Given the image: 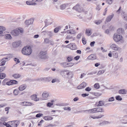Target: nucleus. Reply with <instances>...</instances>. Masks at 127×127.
<instances>
[{
    "mask_svg": "<svg viewBox=\"0 0 127 127\" xmlns=\"http://www.w3.org/2000/svg\"><path fill=\"white\" fill-rule=\"evenodd\" d=\"M47 31H44L42 32L41 33V34L42 35H45L46 34H47Z\"/></svg>",
    "mask_w": 127,
    "mask_h": 127,
    "instance_id": "0e129e2a",
    "label": "nucleus"
},
{
    "mask_svg": "<svg viewBox=\"0 0 127 127\" xmlns=\"http://www.w3.org/2000/svg\"><path fill=\"white\" fill-rule=\"evenodd\" d=\"M54 104H47V106L49 107H54Z\"/></svg>",
    "mask_w": 127,
    "mask_h": 127,
    "instance_id": "09e8293b",
    "label": "nucleus"
},
{
    "mask_svg": "<svg viewBox=\"0 0 127 127\" xmlns=\"http://www.w3.org/2000/svg\"><path fill=\"white\" fill-rule=\"evenodd\" d=\"M46 52L45 51H40L38 55V57L40 59H45L47 58L46 55Z\"/></svg>",
    "mask_w": 127,
    "mask_h": 127,
    "instance_id": "7ed1b4c3",
    "label": "nucleus"
},
{
    "mask_svg": "<svg viewBox=\"0 0 127 127\" xmlns=\"http://www.w3.org/2000/svg\"><path fill=\"white\" fill-rule=\"evenodd\" d=\"M94 87L96 89H98L99 88V85L98 83H96L94 85Z\"/></svg>",
    "mask_w": 127,
    "mask_h": 127,
    "instance_id": "37998d69",
    "label": "nucleus"
},
{
    "mask_svg": "<svg viewBox=\"0 0 127 127\" xmlns=\"http://www.w3.org/2000/svg\"><path fill=\"white\" fill-rule=\"evenodd\" d=\"M5 38L7 39H9L11 38V37L10 34H6L5 36Z\"/></svg>",
    "mask_w": 127,
    "mask_h": 127,
    "instance_id": "c9c22d12",
    "label": "nucleus"
},
{
    "mask_svg": "<svg viewBox=\"0 0 127 127\" xmlns=\"http://www.w3.org/2000/svg\"><path fill=\"white\" fill-rule=\"evenodd\" d=\"M73 9H75L79 12H81L83 10L82 8L78 4H77L75 6L73 7Z\"/></svg>",
    "mask_w": 127,
    "mask_h": 127,
    "instance_id": "6e6552de",
    "label": "nucleus"
},
{
    "mask_svg": "<svg viewBox=\"0 0 127 127\" xmlns=\"http://www.w3.org/2000/svg\"><path fill=\"white\" fill-rule=\"evenodd\" d=\"M6 76V75L5 73L0 72V79H3L5 78Z\"/></svg>",
    "mask_w": 127,
    "mask_h": 127,
    "instance_id": "bb28decb",
    "label": "nucleus"
},
{
    "mask_svg": "<svg viewBox=\"0 0 127 127\" xmlns=\"http://www.w3.org/2000/svg\"><path fill=\"white\" fill-rule=\"evenodd\" d=\"M67 46L68 47L72 50H75L76 48V46L74 44L71 43L67 45Z\"/></svg>",
    "mask_w": 127,
    "mask_h": 127,
    "instance_id": "4468645a",
    "label": "nucleus"
},
{
    "mask_svg": "<svg viewBox=\"0 0 127 127\" xmlns=\"http://www.w3.org/2000/svg\"><path fill=\"white\" fill-rule=\"evenodd\" d=\"M12 77L15 78H18L20 77L21 75L18 73L15 74L12 76Z\"/></svg>",
    "mask_w": 127,
    "mask_h": 127,
    "instance_id": "7c9ffc66",
    "label": "nucleus"
},
{
    "mask_svg": "<svg viewBox=\"0 0 127 127\" xmlns=\"http://www.w3.org/2000/svg\"><path fill=\"white\" fill-rule=\"evenodd\" d=\"M93 94L96 96H99L101 95V94L99 92H96L94 93Z\"/></svg>",
    "mask_w": 127,
    "mask_h": 127,
    "instance_id": "ea45409f",
    "label": "nucleus"
},
{
    "mask_svg": "<svg viewBox=\"0 0 127 127\" xmlns=\"http://www.w3.org/2000/svg\"><path fill=\"white\" fill-rule=\"evenodd\" d=\"M44 119L46 120H50L53 119V118L50 116H45Z\"/></svg>",
    "mask_w": 127,
    "mask_h": 127,
    "instance_id": "f704fd0d",
    "label": "nucleus"
},
{
    "mask_svg": "<svg viewBox=\"0 0 127 127\" xmlns=\"http://www.w3.org/2000/svg\"><path fill=\"white\" fill-rule=\"evenodd\" d=\"M101 22L102 21L101 20H100L98 21H95V23L97 25H99L100 24Z\"/></svg>",
    "mask_w": 127,
    "mask_h": 127,
    "instance_id": "8fccbe9b",
    "label": "nucleus"
},
{
    "mask_svg": "<svg viewBox=\"0 0 127 127\" xmlns=\"http://www.w3.org/2000/svg\"><path fill=\"white\" fill-rule=\"evenodd\" d=\"M52 79V78L51 77H48L42 78L40 79L41 81H50Z\"/></svg>",
    "mask_w": 127,
    "mask_h": 127,
    "instance_id": "2eb2a0df",
    "label": "nucleus"
},
{
    "mask_svg": "<svg viewBox=\"0 0 127 127\" xmlns=\"http://www.w3.org/2000/svg\"><path fill=\"white\" fill-rule=\"evenodd\" d=\"M115 99L113 97H111L109 98H108L107 99V101L106 102H111L114 101Z\"/></svg>",
    "mask_w": 127,
    "mask_h": 127,
    "instance_id": "473e14b6",
    "label": "nucleus"
},
{
    "mask_svg": "<svg viewBox=\"0 0 127 127\" xmlns=\"http://www.w3.org/2000/svg\"><path fill=\"white\" fill-rule=\"evenodd\" d=\"M50 41L49 39L46 38L44 39V42L45 43L48 44L49 43Z\"/></svg>",
    "mask_w": 127,
    "mask_h": 127,
    "instance_id": "58836bf2",
    "label": "nucleus"
},
{
    "mask_svg": "<svg viewBox=\"0 0 127 127\" xmlns=\"http://www.w3.org/2000/svg\"><path fill=\"white\" fill-rule=\"evenodd\" d=\"M80 58V56H78L75 57L74 58V59L76 60H78Z\"/></svg>",
    "mask_w": 127,
    "mask_h": 127,
    "instance_id": "774afa93",
    "label": "nucleus"
},
{
    "mask_svg": "<svg viewBox=\"0 0 127 127\" xmlns=\"http://www.w3.org/2000/svg\"><path fill=\"white\" fill-rule=\"evenodd\" d=\"M42 95V97L40 98H41L42 99H40V101L46 100V98L48 96L49 93L47 92H43Z\"/></svg>",
    "mask_w": 127,
    "mask_h": 127,
    "instance_id": "0eeeda50",
    "label": "nucleus"
},
{
    "mask_svg": "<svg viewBox=\"0 0 127 127\" xmlns=\"http://www.w3.org/2000/svg\"><path fill=\"white\" fill-rule=\"evenodd\" d=\"M87 85L86 83L84 82L82 83L80 85L77 87L78 89H81L85 87Z\"/></svg>",
    "mask_w": 127,
    "mask_h": 127,
    "instance_id": "f8f14e48",
    "label": "nucleus"
},
{
    "mask_svg": "<svg viewBox=\"0 0 127 127\" xmlns=\"http://www.w3.org/2000/svg\"><path fill=\"white\" fill-rule=\"evenodd\" d=\"M32 52L31 47L29 46L24 47L22 49V53L24 55H30Z\"/></svg>",
    "mask_w": 127,
    "mask_h": 127,
    "instance_id": "f257e3e1",
    "label": "nucleus"
},
{
    "mask_svg": "<svg viewBox=\"0 0 127 127\" xmlns=\"http://www.w3.org/2000/svg\"><path fill=\"white\" fill-rule=\"evenodd\" d=\"M114 16V14H112L108 16L106 19V21L107 22H110L113 18Z\"/></svg>",
    "mask_w": 127,
    "mask_h": 127,
    "instance_id": "aec40b11",
    "label": "nucleus"
},
{
    "mask_svg": "<svg viewBox=\"0 0 127 127\" xmlns=\"http://www.w3.org/2000/svg\"><path fill=\"white\" fill-rule=\"evenodd\" d=\"M6 30L5 28L2 26H0V36L3 35L4 31Z\"/></svg>",
    "mask_w": 127,
    "mask_h": 127,
    "instance_id": "a211bd4d",
    "label": "nucleus"
},
{
    "mask_svg": "<svg viewBox=\"0 0 127 127\" xmlns=\"http://www.w3.org/2000/svg\"><path fill=\"white\" fill-rule=\"evenodd\" d=\"M121 15L124 20H127V15L126 13H125L124 12H123V13H122Z\"/></svg>",
    "mask_w": 127,
    "mask_h": 127,
    "instance_id": "a878e982",
    "label": "nucleus"
},
{
    "mask_svg": "<svg viewBox=\"0 0 127 127\" xmlns=\"http://www.w3.org/2000/svg\"><path fill=\"white\" fill-rule=\"evenodd\" d=\"M26 88V86L24 85H21L19 87V89L20 91H22Z\"/></svg>",
    "mask_w": 127,
    "mask_h": 127,
    "instance_id": "412c9836",
    "label": "nucleus"
},
{
    "mask_svg": "<svg viewBox=\"0 0 127 127\" xmlns=\"http://www.w3.org/2000/svg\"><path fill=\"white\" fill-rule=\"evenodd\" d=\"M92 118L93 119H97V116H95V115H90V116L89 117V119L90 120H91Z\"/></svg>",
    "mask_w": 127,
    "mask_h": 127,
    "instance_id": "79ce46f5",
    "label": "nucleus"
},
{
    "mask_svg": "<svg viewBox=\"0 0 127 127\" xmlns=\"http://www.w3.org/2000/svg\"><path fill=\"white\" fill-rule=\"evenodd\" d=\"M54 33L51 31H47V34L50 37H51L54 35Z\"/></svg>",
    "mask_w": 127,
    "mask_h": 127,
    "instance_id": "c756f323",
    "label": "nucleus"
},
{
    "mask_svg": "<svg viewBox=\"0 0 127 127\" xmlns=\"http://www.w3.org/2000/svg\"><path fill=\"white\" fill-rule=\"evenodd\" d=\"M8 58H5L2 59V62L0 64V66H2L4 65L6 61H7Z\"/></svg>",
    "mask_w": 127,
    "mask_h": 127,
    "instance_id": "dca6fc26",
    "label": "nucleus"
},
{
    "mask_svg": "<svg viewBox=\"0 0 127 127\" xmlns=\"http://www.w3.org/2000/svg\"><path fill=\"white\" fill-rule=\"evenodd\" d=\"M33 22V20L32 19H31L28 20H26L25 22L26 24L29 25L32 24Z\"/></svg>",
    "mask_w": 127,
    "mask_h": 127,
    "instance_id": "f3484780",
    "label": "nucleus"
},
{
    "mask_svg": "<svg viewBox=\"0 0 127 127\" xmlns=\"http://www.w3.org/2000/svg\"><path fill=\"white\" fill-rule=\"evenodd\" d=\"M108 106L107 104H106L105 105H104V104H95V107H100L102 106Z\"/></svg>",
    "mask_w": 127,
    "mask_h": 127,
    "instance_id": "2f4dec72",
    "label": "nucleus"
},
{
    "mask_svg": "<svg viewBox=\"0 0 127 127\" xmlns=\"http://www.w3.org/2000/svg\"><path fill=\"white\" fill-rule=\"evenodd\" d=\"M110 123L108 121H104L100 123L99 124V125L102 126L109 124Z\"/></svg>",
    "mask_w": 127,
    "mask_h": 127,
    "instance_id": "6ab92c4d",
    "label": "nucleus"
},
{
    "mask_svg": "<svg viewBox=\"0 0 127 127\" xmlns=\"http://www.w3.org/2000/svg\"><path fill=\"white\" fill-rule=\"evenodd\" d=\"M114 57L115 58H118V56L117 53L116 52H114L113 54Z\"/></svg>",
    "mask_w": 127,
    "mask_h": 127,
    "instance_id": "3c124183",
    "label": "nucleus"
},
{
    "mask_svg": "<svg viewBox=\"0 0 127 127\" xmlns=\"http://www.w3.org/2000/svg\"><path fill=\"white\" fill-rule=\"evenodd\" d=\"M82 41L83 43L84 44H85L86 43V41L85 40V38H83L82 39Z\"/></svg>",
    "mask_w": 127,
    "mask_h": 127,
    "instance_id": "4d7b16f0",
    "label": "nucleus"
},
{
    "mask_svg": "<svg viewBox=\"0 0 127 127\" xmlns=\"http://www.w3.org/2000/svg\"><path fill=\"white\" fill-rule=\"evenodd\" d=\"M42 115L43 114H42L39 113L36 114V117L37 118L39 117L42 116Z\"/></svg>",
    "mask_w": 127,
    "mask_h": 127,
    "instance_id": "13d9d810",
    "label": "nucleus"
},
{
    "mask_svg": "<svg viewBox=\"0 0 127 127\" xmlns=\"http://www.w3.org/2000/svg\"><path fill=\"white\" fill-rule=\"evenodd\" d=\"M119 93L120 94H126V91L125 89L120 90L119 91Z\"/></svg>",
    "mask_w": 127,
    "mask_h": 127,
    "instance_id": "c85d7f7f",
    "label": "nucleus"
},
{
    "mask_svg": "<svg viewBox=\"0 0 127 127\" xmlns=\"http://www.w3.org/2000/svg\"><path fill=\"white\" fill-rule=\"evenodd\" d=\"M73 59L72 57L71 56L68 57L67 58V60L68 62L71 61Z\"/></svg>",
    "mask_w": 127,
    "mask_h": 127,
    "instance_id": "864d4df0",
    "label": "nucleus"
},
{
    "mask_svg": "<svg viewBox=\"0 0 127 127\" xmlns=\"http://www.w3.org/2000/svg\"><path fill=\"white\" fill-rule=\"evenodd\" d=\"M68 26L69 28H72L74 26V24L71 22L69 23L68 24Z\"/></svg>",
    "mask_w": 127,
    "mask_h": 127,
    "instance_id": "a19ab883",
    "label": "nucleus"
},
{
    "mask_svg": "<svg viewBox=\"0 0 127 127\" xmlns=\"http://www.w3.org/2000/svg\"><path fill=\"white\" fill-rule=\"evenodd\" d=\"M67 32L68 33H69L71 34H74L76 33L75 31L73 29L67 30Z\"/></svg>",
    "mask_w": 127,
    "mask_h": 127,
    "instance_id": "b1692460",
    "label": "nucleus"
},
{
    "mask_svg": "<svg viewBox=\"0 0 127 127\" xmlns=\"http://www.w3.org/2000/svg\"><path fill=\"white\" fill-rule=\"evenodd\" d=\"M91 89L89 87H88L86 88L85 89V90L86 91L89 92L90 91Z\"/></svg>",
    "mask_w": 127,
    "mask_h": 127,
    "instance_id": "e2e57ef3",
    "label": "nucleus"
},
{
    "mask_svg": "<svg viewBox=\"0 0 127 127\" xmlns=\"http://www.w3.org/2000/svg\"><path fill=\"white\" fill-rule=\"evenodd\" d=\"M94 58V55L92 54L90 55L88 57V58L89 60H93Z\"/></svg>",
    "mask_w": 127,
    "mask_h": 127,
    "instance_id": "a18cd8bd",
    "label": "nucleus"
},
{
    "mask_svg": "<svg viewBox=\"0 0 127 127\" xmlns=\"http://www.w3.org/2000/svg\"><path fill=\"white\" fill-rule=\"evenodd\" d=\"M68 5L67 4H62L60 5V9L62 10L64 9Z\"/></svg>",
    "mask_w": 127,
    "mask_h": 127,
    "instance_id": "5701e85b",
    "label": "nucleus"
},
{
    "mask_svg": "<svg viewBox=\"0 0 127 127\" xmlns=\"http://www.w3.org/2000/svg\"><path fill=\"white\" fill-rule=\"evenodd\" d=\"M100 6L99 5H97L96 8V10L97 11H99L100 10Z\"/></svg>",
    "mask_w": 127,
    "mask_h": 127,
    "instance_id": "338daca9",
    "label": "nucleus"
},
{
    "mask_svg": "<svg viewBox=\"0 0 127 127\" xmlns=\"http://www.w3.org/2000/svg\"><path fill=\"white\" fill-rule=\"evenodd\" d=\"M95 110L96 112H103V111H102V108H101L100 107H98L96 108H95Z\"/></svg>",
    "mask_w": 127,
    "mask_h": 127,
    "instance_id": "72a5a7b5",
    "label": "nucleus"
},
{
    "mask_svg": "<svg viewBox=\"0 0 127 127\" xmlns=\"http://www.w3.org/2000/svg\"><path fill=\"white\" fill-rule=\"evenodd\" d=\"M113 38L115 42H118L122 39V36L121 35L116 33L114 34Z\"/></svg>",
    "mask_w": 127,
    "mask_h": 127,
    "instance_id": "39448f33",
    "label": "nucleus"
},
{
    "mask_svg": "<svg viewBox=\"0 0 127 127\" xmlns=\"http://www.w3.org/2000/svg\"><path fill=\"white\" fill-rule=\"evenodd\" d=\"M89 94L87 93L83 94H82V96L83 97H85L87 96H88Z\"/></svg>",
    "mask_w": 127,
    "mask_h": 127,
    "instance_id": "6e6d98bb",
    "label": "nucleus"
},
{
    "mask_svg": "<svg viewBox=\"0 0 127 127\" xmlns=\"http://www.w3.org/2000/svg\"><path fill=\"white\" fill-rule=\"evenodd\" d=\"M19 92V91L17 89L14 90L13 92L14 94L15 95H17L18 94Z\"/></svg>",
    "mask_w": 127,
    "mask_h": 127,
    "instance_id": "4c0bfd02",
    "label": "nucleus"
},
{
    "mask_svg": "<svg viewBox=\"0 0 127 127\" xmlns=\"http://www.w3.org/2000/svg\"><path fill=\"white\" fill-rule=\"evenodd\" d=\"M110 48L115 51H118V50L121 51V48L119 47L116 44H110Z\"/></svg>",
    "mask_w": 127,
    "mask_h": 127,
    "instance_id": "423d86ee",
    "label": "nucleus"
},
{
    "mask_svg": "<svg viewBox=\"0 0 127 127\" xmlns=\"http://www.w3.org/2000/svg\"><path fill=\"white\" fill-rule=\"evenodd\" d=\"M116 98L117 100H121L122 99L121 97L119 95H118L116 96Z\"/></svg>",
    "mask_w": 127,
    "mask_h": 127,
    "instance_id": "49530a36",
    "label": "nucleus"
},
{
    "mask_svg": "<svg viewBox=\"0 0 127 127\" xmlns=\"http://www.w3.org/2000/svg\"><path fill=\"white\" fill-rule=\"evenodd\" d=\"M14 60L16 64L19 63L20 62L19 60L17 58H15Z\"/></svg>",
    "mask_w": 127,
    "mask_h": 127,
    "instance_id": "052dcab7",
    "label": "nucleus"
},
{
    "mask_svg": "<svg viewBox=\"0 0 127 127\" xmlns=\"http://www.w3.org/2000/svg\"><path fill=\"white\" fill-rule=\"evenodd\" d=\"M60 74L62 77L65 78H71L73 75L72 72L65 70L61 71Z\"/></svg>",
    "mask_w": 127,
    "mask_h": 127,
    "instance_id": "f03ea898",
    "label": "nucleus"
},
{
    "mask_svg": "<svg viewBox=\"0 0 127 127\" xmlns=\"http://www.w3.org/2000/svg\"><path fill=\"white\" fill-rule=\"evenodd\" d=\"M91 31V29H86L85 33L87 36H89L91 35L92 34Z\"/></svg>",
    "mask_w": 127,
    "mask_h": 127,
    "instance_id": "4be33fe9",
    "label": "nucleus"
},
{
    "mask_svg": "<svg viewBox=\"0 0 127 127\" xmlns=\"http://www.w3.org/2000/svg\"><path fill=\"white\" fill-rule=\"evenodd\" d=\"M10 82L11 83V85L13 84H17V81L14 80H10Z\"/></svg>",
    "mask_w": 127,
    "mask_h": 127,
    "instance_id": "de8ad7c7",
    "label": "nucleus"
},
{
    "mask_svg": "<svg viewBox=\"0 0 127 127\" xmlns=\"http://www.w3.org/2000/svg\"><path fill=\"white\" fill-rule=\"evenodd\" d=\"M11 122L13 123L12 125L14 127H17L20 123L19 121L18 120L12 121Z\"/></svg>",
    "mask_w": 127,
    "mask_h": 127,
    "instance_id": "ddd939ff",
    "label": "nucleus"
},
{
    "mask_svg": "<svg viewBox=\"0 0 127 127\" xmlns=\"http://www.w3.org/2000/svg\"><path fill=\"white\" fill-rule=\"evenodd\" d=\"M86 111H87L89 113H92L96 112L95 108L87 110Z\"/></svg>",
    "mask_w": 127,
    "mask_h": 127,
    "instance_id": "393cba45",
    "label": "nucleus"
},
{
    "mask_svg": "<svg viewBox=\"0 0 127 127\" xmlns=\"http://www.w3.org/2000/svg\"><path fill=\"white\" fill-rule=\"evenodd\" d=\"M104 70H100L98 71L97 74L98 75H99L104 73Z\"/></svg>",
    "mask_w": 127,
    "mask_h": 127,
    "instance_id": "e433bc0d",
    "label": "nucleus"
},
{
    "mask_svg": "<svg viewBox=\"0 0 127 127\" xmlns=\"http://www.w3.org/2000/svg\"><path fill=\"white\" fill-rule=\"evenodd\" d=\"M63 109L65 110H67L69 111H70L71 110L70 108L68 107H65Z\"/></svg>",
    "mask_w": 127,
    "mask_h": 127,
    "instance_id": "603ef678",
    "label": "nucleus"
},
{
    "mask_svg": "<svg viewBox=\"0 0 127 127\" xmlns=\"http://www.w3.org/2000/svg\"><path fill=\"white\" fill-rule=\"evenodd\" d=\"M76 63H63L60 64L64 68L71 67L74 65H75Z\"/></svg>",
    "mask_w": 127,
    "mask_h": 127,
    "instance_id": "20e7f679",
    "label": "nucleus"
},
{
    "mask_svg": "<svg viewBox=\"0 0 127 127\" xmlns=\"http://www.w3.org/2000/svg\"><path fill=\"white\" fill-rule=\"evenodd\" d=\"M59 30V28H56L54 29V31L55 33L57 32Z\"/></svg>",
    "mask_w": 127,
    "mask_h": 127,
    "instance_id": "bf43d9fd",
    "label": "nucleus"
},
{
    "mask_svg": "<svg viewBox=\"0 0 127 127\" xmlns=\"http://www.w3.org/2000/svg\"><path fill=\"white\" fill-rule=\"evenodd\" d=\"M11 33L12 35L15 36H16L19 35V32L18 30H14L11 31Z\"/></svg>",
    "mask_w": 127,
    "mask_h": 127,
    "instance_id": "9d476101",
    "label": "nucleus"
},
{
    "mask_svg": "<svg viewBox=\"0 0 127 127\" xmlns=\"http://www.w3.org/2000/svg\"><path fill=\"white\" fill-rule=\"evenodd\" d=\"M95 43V42L94 41L91 42L90 44V45L91 46L93 47L94 46V44Z\"/></svg>",
    "mask_w": 127,
    "mask_h": 127,
    "instance_id": "69168bd1",
    "label": "nucleus"
},
{
    "mask_svg": "<svg viewBox=\"0 0 127 127\" xmlns=\"http://www.w3.org/2000/svg\"><path fill=\"white\" fill-rule=\"evenodd\" d=\"M117 32L119 34H121L124 32V31L123 29L120 28L117 30Z\"/></svg>",
    "mask_w": 127,
    "mask_h": 127,
    "instance_id": "cd10ccee",
    "label": "nucleus"
},
{
    "mask_svg": "<svg viewBox=\"0 0 127 127\" xmlns=\"http://www.w3.org/2000/svg\"><path fill=\"white\" fill-rule=\"evenodd\" d=\"M5 66H3L0 68V72L3 71L5 69Z\"/></svg>",
    "mask_w": 127,
    "mask_h": 127,
    "instance_id": "5fc2aeb1",
    "label": "nucleus"
},
{
    "mask_svg": "<svg viewBox=\"0 0 127 127\" xmlns=\"http://www.w3.org/2000/svg\"><path fill=\"white\" fill-rule=\"evenodd\" d=\"M98 115L97 116V119L101 118L104 116V115L102 114H98Z\"/></svg>",
    "mask_w": 127,
    "mask_h": 127,
    "instance_id": "c03bdc74",
    "label": "nucleus"
},
{
    "mask_svg": "<svg viewBox=\"0 0 127 127\" xmlns=\"http://www.w3.org/2000/svg\"><path fill=\"white\" fill-rule=\"evenodd\" d=\"M21 43V42L20 41L14 42L12 43V46L13 47L16 48L18 47Z\"/></svg>",
    "mask_w": 127,
    "mask_h": 127,
    "instance_id": "9b49d317",
    "label": "nucleus"
},
{
    "mask_svg": "<svg viewBox=\"0 0 127 127\" xmlns=\"http://www.w3.org/2000/svg\"><path fill=\"white\" fill-rule=\"evenodd\" d=\"M26 3L28 5H31L32 2L29 1H26Z\"/></svg>",
    "mask_w": 127,
    "mask_h": 127,
    "instance_id": "680f3d73",
    "label": "nucleus"
},
{
    "mask_svg": "<svg viewBox=\"0 0 127 127\" xmlns=\"http://www.w3.org/2000/svg\"><path fill=\"white\" fill-rule=\"evenodd\" d=\"M31 98L32 100L35 101H40V99H42L41 98L37 97L36 94H33L31 96Z\"/></svg>",
    "mask_w": 127,
    "mask_h": 127,
    "instance_id": "1a4fd4ad",
    "label": "nucleus"
}]
</instances>
